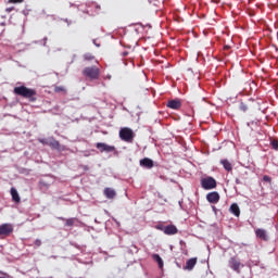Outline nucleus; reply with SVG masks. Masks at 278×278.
I'll use <instances>...</instances> for the list:
<instances>
[{
    "label": "nucleus",
    "instance_id": "26",
    "mask_svg": "<svg viewBox=\"0 0 278 278\" xmlns=\"http://www.w3.org/2000/svg\"><path fill=\"white\" fill-rule=\"evenodd\" d=\"M38 142H40L41 144H47L49 147V143L51 141H48L47 139H38Z\"/></svg>",
    "mask_w": 278,
    "mask_h": 278
},
{
    "label": "nucleus",
    "instance_id": "15",
    "mask_svg": "<svg viewBox=\"0 0 278 278\" xmlns=\"http://www.w3.org/2000/svg\"><path fill=\"white\" fill-rule=\"evenodd\" d=\"M140 166H143V168H153V160L144 157L140 160Z\"/></svg>",
    "mask_w": 278,
    "mask_h": 278
},
{
    "label": "nucleus",
    "instance_id": "32",
    "mask_svg": "<svg viewBox=\"0 0 278 278\" xmlns=\"http://www.w3.org/2000/svg\"><path fill=\"white\" fill-rule=\"evenodd\" d=\"M236 184H240V180H239V179H237V180H236Z\"/></svg>",
    "mask_w": 278,
    "mask_h": 278
},
{
    "label": "nucleus",
    "instance_id": "25",
    "mask_svg": "<svg viewBox=\"0 0 278 278\" xmlns=\"http://www.w3.org/2000/svg\"><path fill=\"white\" fill-rule=\"evenodd\" d=\"M263 181H266L267 184H270L273 181V179L270 178V176L265 175V176H263Z\"/></svg>",
    "mask_w": 278,
    "mask_h": 278
},
{
    "label": "nucleus",
    "instance_id": "7",
    "mask_svg": "<svg viewBox=\"0 0 278 278\" xmlns=\"http://www.w3.org/2000/svg\"><path fill=\"white\" fill-rule=\"evenodd\" d=\"M206 201H208V203H212L213 205H216V203H218V201H220V194H218V192L213 191L206 194Z\"/></svg>",
    "mask_w": 278,
    "mask_h": 278
},
{
    "label": "nucleus",
    "instance_id": "17",
    "mask_svg": "<svg viewBox=\"0 0 278 278\" xmlns=\"http://www.w3.org/2000/svg\"><path fill=\"white\" fill-rule=\"evenodd\" d=\"M103 193L106 199H114L116 197V191L112 188H105Z\"/></svg>",
    "mask_w": 278,
    "mask_h": 278
},
{
    "label": "nucleus",
    "instance_id": "21",
    "mask_svg": "<svg viewBox=\"0 0 278 278\" xmlns=\"http://www.w3.org/2000/svg\"><path fill=\"white\" fill-rule=\"evenodd\" d=\"M66 227H73L75 225V218H68L65 222Z\"/></svg>",
    "mask_w": 278,
    "mask_h": 278
},
{
    "label": "nucleus",
    "instance_id": "12",
    "mask_svg": "<svg viewBox=\"0 0 278 278\" xmlns=\"http://www.w3.org/2000/svg\"><path fill=\"white\" fill-rule=\"evenodd\" d=\"M197 262H198V258H197V257L189 258V260L186 262V265H185V267H184V270H193L194 267L197 266Z\"/></svg>",
    "mask_w": 278,
    "mask_h": 278
},
{
    "label": "nucleus",
    "instance_id": "10",
    "mask_svg": "<svg viewBox=\"0 0 278 278\" xmlns=\"http://www.w3.org/2000/svg\"><path fill=\"white\" fill-rule=\"evenodd\" d=\"M48 147H51V149H55L56 151H66V148L62 147L60 144V141H58L53 138L50 140V143H48Z\"/></svg>",
    "mask_w": 278,
    "mask_h": 278
},
{
    "label": "nucleus",
    "instance_id": "22",
    "mask_svg": "<svg viewBox=\"0 0 278 278\" xmlns=\"http://www.w3.org/2000/svg\"><path fill=\"white\" fill-rule=\"evenodd\" d=\"M84 60H86L87 62H91V60H94V55L86 53L84 54Z\"/></svg>",
    "mask_w": 278,
    "mask_h": 278
},
{
    "label": "nucleus",
    "instance_id": "18",
    "mask_svg": "<svg viewBox=\"0 0 278 278\" xmlns=\"http://www.w3.org/2000/svg\"><path fill=\"white\" fill-rule=\"evenodd\" d=\"M230 213L233 214V216H240V206H238L237 203H233L230 205Z\"/></svg>",
    "mask_w": 278,
    "mask_h": 278
},
{
    "label": "nucleus",
    "instance_id": "1",
    "mask_svg": "<svg viewBox=\"0 0 278 278\" xmlns=\"http://www.w3.org/2000/svg\"><path fill=\"white\" fill-rule=\"evenodd\" d=\"M13 92L17 97L29 99L31 102L36 101V94H38L36 89L27 88L26 86L14 87Z\"/></svg>",
    "mask_w": 278,
    "mask_h": 278
},
{
    "label": "nucleus",
    "instance_id": "2",
    "mask_svg": "<svg viewBox=\"0 0 278 278\" xmlns=\"http://www.w3.org/2000/svg\"><path fill=\"white\" fill-rule=\"evenodd\" d=\"M84 77H88L91 81L94 79H99V75H101V71L97 66L85 67L83 70Z\"/></svg>",
    "mask_w": 278,
    "mask_h": 278
},
{
    "label": "nucleus",
    "instance_id": "11",
    "mask_svg": "<svg viewBox=\"0 0 278 278\" xmlns=\"http://www.w3.org/2000/svg\"><path fill=\"white\" fill-rule=\"evenodd\" d=\"M256 238H260V240H263L264 242H268V233L265 229L258 228L255 230Z\"/></svg>",
    "mask_w": 278,
    "mask_h": 278
},
{
    "label": "nucleus",
    "instance_id": "6",
    "mask_svg": "<svg viewBox=\"0 0 278 278\" xmlns=\"http://www.w3.org/2000/svg\"><path fill=\"white\" fill-rule=\"evenodd\" d=\"M96 147H97V149H99L100 153H112V152L116 151V148L114 146H109L103 142H98L96 144Z\"/></svg>",
    "mask_w": 278,
    "mask_h": 278
},
{
    "label": "nucleus",
    "instance_id": "30",
    "mask_svg": "<svg viewBox=\"0 0 278 278\" xmlns=\"http://www.w3.org/2000/svg\"><path fill=\"white\" fill-rule=\"evenodd\" d=\"M35 244H36L37 247H40V244H41L40 240H36Z\"/></svg>",
    "mask_w": 278,
    "mask_h": 278
},
{
    "label": "nucleus",
    "instance_id": "16",
    "mask_svg": "<svg viewBox=\"0 0 278 278\" xmlns=\"http://www.w3.org/2000/svg\"><path fill=\"white\" fill-rule=\"evenodd\" d=\"M11 197L14 203H21V195H18V191L14 187L11 188Z\"/></svg>",
    "mask_w": 278,
    "mask_h": 278
},
{
    "label": "nucleus",
    "instance_id": "27",
    "mask_svg": "<svg viewBox=\"0 0 278 278\" xmlns=\"http://www.w3.org/2000/svg\"><path fill=\"white\" fill-rule=\"evenodd\" d=\"M25 0H9V3H24Z\"/></svg>",
    "mask_w": 278,
    "mask_h": 278
},
{
    "label": "nucleus",
    "instance_id": "8",
    "mask_svg": "<svg viewBox=\"0 0 278 278\" xmlns=\"http://www.w3.org/2000/svg\"><path fill=\"white\" fill-rule=\"evenodd\" d=\"M14 231V226L12 224H2L1 225V236H10Z\"/></svg>",
    "mask_w": 278,
    "mask_h": 278
},
{
    "label": "nucleus",
    "instance_id": "9",
    "mask_svg": "<svg viewBox=\"0 0 278 278\" xmlns=\"http://www.w3.org/2000/svg\"><path fill=\"white\" fill-rule=\"evenodd\" d=\"M167 108H169V110H179L181 108V100L179 99L169 100L167 102Z\"/></svg>",
    "mask_w": 278,
    "mask_h": 278
},
{
    "label": "nucleus",
    "instance_id": "5",
    "mask_svg": "<svg viewBox=\"0 0 278 278\" xmlns=\"http://www.w3.org/2000/svg\"><path fill=\"white\" fill-rule=\"evenodd\" d=\"M201 186L204 190H214V188H216V179L212 176H207L201 180Z\"/></svg>",
    "mask_w": 278,
    "mask_h": 278
},
{
    "label": "nucleus",
    "instance_id": "33",
    "mask_svg": "<svg viewBox=\"0 0 278 278\" xmlns=\"http://www.w3.org/2000/svg\"><path fill=\"white\" fill-rule=\"evenodd\" d=\"M225 49H229V46H226Z\"/></svg>",
    "mask_w": 278,
    "mask_h": 278
},
{
    "label": "nucleus",
    "instance_id": "14",
    "mask_svg": "<svg viewBox=\"0 0 278 278\" xmlns=\"http://www.w3.org/2000/svg\"><path fill=\"white\" fill-rule=\"evenodd\" d=\"M219 164H222V166H224V168H225V170H227V173H231V170H233V165H231V162H229V160H227V159L220 160Z\"/></svg>",
    "mask_w": 278,
    "mask_h": 278
},
{
    "label": "nucleus",
    "instance_id": "29",
    "mask_svg": "<svg viewBox=\"0 0 278 278\" xmlns=\"http://www.w3.org/2000/svg\"><path fill=\"white\" fill-rule=\"evenodd\" d=\"M122 55H123V58H127V56L129 55V52L124 51V52L122 53Z\"/></svg>",
    "mask_w": 278,
    "mask_h": 278
},
{
    "label": "nucleus",
    "instance_id": "3",
    "mask_svg": "<svg viewBox=\"0 0 278 278\" xmlns=\"http://www.w3.org/2000/svg\"><path fill=\"white\" fill-rule=\"evenodd\" d=\"M119 138L124 140V142H134V130L131 128H122L119 130Z\"/></svg>",
    "mask_w": 278,
    "mask_h": 278
},
{
    "label": "nucleus",
    "instance_id": "4",
    "mask_svg": "<svg viewBox=\"0 0 278 278\" xmlns=\"http://www.w3.org/2000/svg\"><path fill=\"white\" fill-rule=\"evenodd\" d=\"M228 266L231 268V270H235V273L240 274V268H244V264H241L240 258L232 256L228 261Z\"/></svg>",
    "mask_w": 278,
    "mask_h": 278
},
{
    "label": "nucleus",
    "instance_id": "20",
    "mask_svg": "<svg viewBox=\"0 0 278 278\" xmlns=\"http://www.w3.org/2000/svg\"><path fill=\"white\" fill-rule=\"evenodd\" d=\"M239 109L241 110V112H247L249 110V104L241 102Z\"/></svg>",
    "mask_w": 278,
    "mask_h": 278
},
{
    "label": "nucleus",
    "instance_id": "31",
    "mask_svg": "<svg viewBox=\"0 0 278 278\" xmlns=\"http://www.w3.org/2000/svg\"><path fill=\"white\" fill-rule=\"evenodd\" d=\"M12 10H14V8H9L7 9V12H12Z\"/></svg>",
    "mask_w": 278,
    "mask_h": 278
},
{
    "label": "nucleus",
    "instance_id": "24",
    "mask_svg": "<svg viewBox=\"0 0 278 278\" xmlns=\"http://www.w3.org/2000/svg\"><path fill=\"white\" fill-rule=\"evenodd\" d=\"M39 186H40V188H49V184L45 180H40Z\"/></svg>",
    "mask_w": 278,
    "mask_h": 278
},
{
    "label": "nucleus",
    "instance_id": "23",
    "mask_svg": "<svg viewBox=\"0 0 278 278\" xmlns=\"http://www.w3.org/2000/svg\"><path fill=\"white\" fill-rule=\"evenodd\" d=\"M270 144H271V148H273L275 151L278 150V141H277L276 139L271 140Z\"/></svg>",
    "mask_w": 278,
    "mask_h": 278
},
{
    "label": "nucleus",
    "instance_id": "19",
    "mask_svg": "<svg viewBox=\"0 0 278 278\" xmlns=\"http://www.w3.org/2000/svg\"><path fill=\"white\" fill-rule=\"evenodd\" d=\"M152 260L159 264L160 268H164V261L160 256V254H153Z\"/></svg>",
    "mask_w": 278,
    "mask_h": 278
},
{
    "label": "nucleus",
    "instance_id": "28",
    "mask_svg": "<svg viewBox=\"0 0 278 278\" xmlns=\"http://www.w3.org/2000/svg\"><path fill=\"white\" fill-rule=\"evenodd\" d=\"M64 87H55V92H64Z\"/></svg>",
    "mask_w": 278,
    "mask_h": 278
},
{
    "label": "nucleus",
    "instance_id": "13",
    "mask_svg": "<svg viewBox=\"0 0 278 278\" xmlns=\"http://www.w3.org/2000/svg\"><path fill=\"white\" fill-rule=\"evenodd\" d=\"M179 230L177 229V226L175 225H168L164 228V233L166 236H175Z\"/></svg>",
    "mask_w": 278,
    "mask_h": 278
}]
</instances>
